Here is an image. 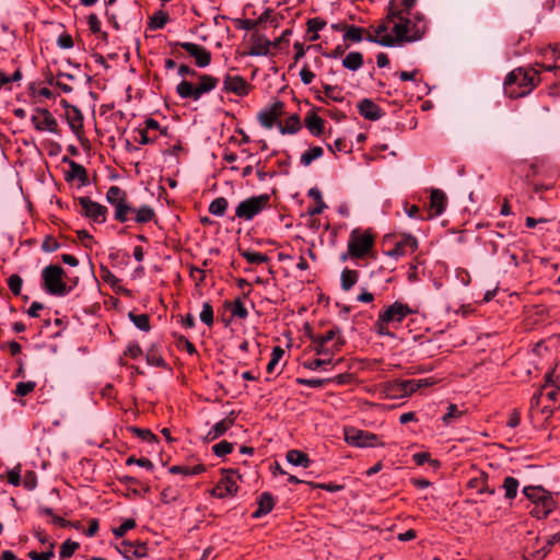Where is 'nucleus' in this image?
Returning <instances> with one entry per match:
<instances>
[{
  "instance_id": "obj_17",
  "label": "nucleus",
  "mask_w": 560,
  "mask_h": 560,
  "mask_svg": "<svg viewBox=\"0 0 560 560\" xmlns=\"http://www.w3.org/2000/svg\"><path fill=\"white\" fill-rule=\"evenodd\" d=\"M372 244L373 240L369 234L352 232L348 243L349 254L361 258L371 249Z\"/></svg>"
},
{
  "instance_id": "obj_38",
  "label": "nucleus",
  "mask_w": 560,
  "mask_h": 560,
  "mask_svg": "<svg viewBox=\"0 0 560 560\" xmlns=\"http://www.w3.org/2000/svg\"><path fill=\"white\" fill-rule=\"evenodd\" d=\"M170 21L167 12L160 10L156 11L152 16L149 18L148 28L151 31L163 28Z\"/></svg>"
},
{
  "instance_id": "obj_53",
  "label": "nucleus",
  "mask_w": 560,
  "mask_h": 560,
  "mask_svg": "<svg viewBox=\"0 0 560 560\" xmlns=\"http://www.w3.org/2000/svg\"><path fill=\"white\" fill-rule=\"evenodd\" d=\"M8 287L14 296L21 295L23 279L20 275L13 273L7 280Z\"/></svg>"
},
{
  "instance_id": "obj_25",
  "label": "nucleus",
  "mask_w": 560,
  "mask_h": 560,
  "mask_svg": "<svg viewBox=\"0 0 560 560\" xmlns=\"http://www.w3.org/2000/svg\"><path fill=\"white\" fill-rule=\"evenodd\" d=\"M302 128V121L299 114L294 113L287 117L284 120L280 119L278 129L282 135H294Z\"/></svg>"
},
{
  "instance_id": "obj_26",
  "label": "nucleus",
  "mask_w": 560,
  "mask_h": 560,
  "mask_svg": "<svg viewBox=\"0 0 560 560\" xmlns=\"http://www.w3.org/2000/svg\"><path fill=\"white\" fill-rule=\"evenodd\" d=\"M145 361L149 365L161 368V369H168V364L163 358L161 353L160 346L158 343H152L147 352H145Z\"/></svg>"
},
{
  "instance_id": "obj_34",
  "label": "nucleus",
  "mask_w": 560,
  "mask_h": 560,
  "mask_svg": "<svg viewBox=\"0 0 560 560\" xmlns=\"http://www.w3.org/2000/svg\"><path fill=\"white\" fill-rule=\"evenodd\" d=\"M287 460L294 466H301L304 468H308L312 464L308 455L305 452L299 450L288 451Z\"/></svg>"
},
{
  "instance_id": "obj_43",
  "label": "nucleus",
  "mask_w": 560,
  "mask_h": 560,
  "mask_svg": "<svg viewBox=\"0 0 560 560\" xmlns=\"http://www.w3.org/2000/svg\"><path fill=\"white\" fill-rule=\"evenodd\" d=\"M80 544L77 541H72L71 539L65 540L59 550V559L60 560H67L71 558L74 552L79 549Z\"/></svg>"
},
{
  "instance_id": "obj_18",
  "label": "nucleus",
  "mask_w": 560,
  "mask_h": 560,
  "mask_svg": "<svg viewBox=\"0 0 560 560\" xmlns=\"http://www.w3.org/2000/svg\"><path fill=\"white\" fill-rule=\"evenodd\" d=\"M65 118L69 125V128L75 135L78 140L82 144H84V142H89V140L85 138L83 115L79 107H70V109L65 112Z\"/></svg>"
},
{
  "instance_id": "obj_62",
  "label": "nucleus",
  "mask_w": 560,
  "mask_h": 560,
  "mask_svg": "<svg viewBox=\"0 0 560 560\" xmlns=\"http://www.w3.org/2000/svg\"><path fill=\"white\" fill-rule=\"evenodd\" d=\"M59 247V242L52 235H46L42 243V250L46 253L56 252Z\"/></svg>"
},
{
  "instance_id": "obj_9",
  "label": "nucleus",
  "mask_w": 560,
  "mask_h": 560,
  "mask_svg": "<svg viewBox=\"0 0 560 560\" xmlns=\"http://www.w3.org/2000/svg\"><path fill=\"white\" fill-rule=\"evenodd\" d=\"M220 471L222 477L217 486L210 490V494L218 499H223L228 495H236L238 486L236 485L234 476L237 475V477L241 478L238 471L232 468H221Z\"/></svg>"
},
{
  "instance_id": "obj_36",
  "label": "nucleus",
  "mask_w": 560,
  "mask_h": 560,
  "mask_svg": "<svg viewBox=\"0 0 560 560\" xmlns=\"http://www.w3.org/2000/svg\"><path fill=\"white\" fill-rule=\"evenodd\" d=\"M127 430L137 438H139L141 441L147 442L149 444H158L160 441L158 435H155L150 429L130 425L127 428Z\"/></svg>"
},
{
  "instance_id": "obj_3",
  "label": "nucleus",
  "mask_w": 560,
  "mask_h": 560,
  "mask_svg": "<svg viewBox=\"0 0 560 560\" xmlns=\"http://www.w3.org/2000/svg\"><path fill=\"white\" fill-rule=\"evenodd\" d=\"M536 79L532 70H524L522 68L511 71L504 81L505 94L511 98L523 97L530 93Z\"/></svg>"
},
{
  "instance_id": "obj_20",
  "label": "nucleus",
  "mask_w": 560,
  "mask_h": 560,
  "mask_svg": "<svg viewBox=\"0 0 560 560\" xmlns=\"http://www.w3.org/2000/svg\"><path fill=\"white\" fill-rule=\"evenodd\" d=\"M61 161L62 163L70 166V171H68L65 176L66 182H71L77 178L81 186H86L90 184L88 171L83 165L77 163L68 156H63Z\"/></svg>"
},
{
  "instance_id": "obj_58",
  "label": "nucleus",
  "mask_w": 560,
  "mask_h": 560,
  "mask_svg": "<svg viewBox=\"0 0 560 560\" xmlns=\"http://www.w3.org/2000/svg\"><path fill=\"white\" fill-rule=\"evenodd\" d=\"M23 487L26 490H34L37 487V475L34 470H26L23 476Z\"/></svg>"
},
{
  "instance_id": "obj_54",
  "label": "nucleus",
  "mask_w": 560,
  "mask_h": 560,
  "mask_svg": "<svg viewBox=\"0 0 560 560\" xmlns=\"http://www.w3.org/2000/svg\"><path fill=\"white\" fill-rule=\"evenodd\" d=\"M36 387V382L28 381V382H19L15 385V389L13 390V394L19 397H24L31 394Z\"/></svg>"
},
{
  "instance_id": "obj_32",
  "label": "nucleus",
  "mask_w": 560,
  "mask_h": 560,
  "mask_svg": "<svg viewBox=\"0 0 560 560\" xmlns=\"http://www.w3.org/2000/svg\"><path fill=\"white\" fill-rule=\"evenodd\" d=\"M432 384H433V382L430 378H420V380L404 381L399 384V386L401 387V392H402L401 395H409V394L417 392L418 389H420L422 387H427Z\"/></svg>"
},
{
  "instance_id": "obj_1",
  "label": "nucleus",
  "mask_w": 560,
  "mask_h": 560,
  "mask_svg": "<svg viewBox=\"0 0 560 560\" xmlns=\"http://www.w3.org/2000/svg\"><path fill=\"white\" fill-rule=\"evenodd\" d=\"M388 23L393 22L392 32H388L389 26L387 24H381L375 30V37L370 38L384 47H394L400 45L404 42H416L419 40L425 32V22L422 19H407L401 15H397L396 12L389 10L387 15Z\"/></svg>"
},
{
  "instance_id": "obj_21",
  "label": "nucleus",
  "mask_w": 560,
  "mask_h": 560,
  "mask_svg": "<svg viewBox=\"0 0 560 560\" xmlns=\"http://www.w3.org/2000/svg\"><path fill=\"white\" fill-rule=\"evenodd\" d=\"M237 418V413L235 411H231L228 417L215 423L210 431L206 435V441L211 442L217 440L218 438L224 435L229 429H231L235 420Z\"/></svg>"
},
{
  "instance_id": "obj_13",
  "label": "nucleus",
  "mask_w": 560,
  "mask_h": 560,
  "mask_svg": "<svg viewBox=\"0 0 560 560\" xmlns=\"http://www.w3.org/2000/svg\"><path fill=\"white\" fill-rule=\"evenodd\" d=\"M285 114V104L282 101L276 100L271 104L266 105L257 115L259 124L266 128L271 129L278 127L281 117Z\"/></svg>"
},
{
  "instance_id": "obj_40",
  "label": "nucleus",
  "mask_w": 560,
  "mask_h": 560,
  "mask_svg": "<svg viewBox=\"0 0 560 560\" xmlns=\"http://www.w3.org/2000/svg\"><path fill=\"white\" fill-rule=\"evenodd\" d=\"M362 63L363 56L361 52L358 51H351L342 59L343 67L351 71L360 69Z\"/></svg>"
},
{
  "instance_id": "obj_11",
  "label": "nucleus",
  "mask_w": 560,
  "mask_h": 560,
  "mask_svg": "<svg viewBox=\"0 0 560 560\" xmlns=\"http://www.w3.org/2000/svg\"><path fill=\"white\" fill-rule=\"evenodd\" d=\"M31 122L37 131H49L57 136L61 135V129L57 119L47 108L36 107L34 109V114L31 117Z\"/></svg>"
},
{
  "instance_id": "obj_22",
  "label": "nucleus",
  "mask_w": 560,
  "mask_h": 560,
  "mask_svg": "<svg viewBox=\"0 0 560 560\" xmlns=\"http://www.w3.org/2000/svg\"><path fill=\"white\" fill-rule=\"evenodd\" d=\"M418 248V241L412 235H405L396 243L395 247L388 252V255L398 258L407 253H412Z\"/></svg>"
},
{
  "instance_id": "obj_51",
  "label": "nucleus",
  "mask_w": 560,
  "mask_h": 560,
  "mask_svg": "<svg viewBox=\"0 0 560 560\" xmlns=\"http://www.w3.org/2000/svg\"><path fill=\"white\" fill-rule=\"evenodd\" d=\"M481 483L480 487L478 488L477 492L478 493H488V494H494L495 493V489L494 487H490L488 485V475L482 472L480 475V478L478 479H475V480H470V486L474 487L475 485L474 483Z\"/></svg>"
},
{
  "instance_id": "obj_56",
  "label": "nucleus",
  "mask_w": 560,
  "mask_h": 560,
  "mask_svg": "<svg viewBox=\"0 0 560 560\" xmlns=\"http://www.w3.org/2000/svg\"><path fill=\"white\" fill-rule=\"evenodd\" d=\"M100 272L102 280L116 290L115 284H118L120 280L106 266H101Z\"/></svg>"
},
{
  "instance_id": "obj_4",
  "label": "nucleus",
  "mask_w": 560,
  "mask_h": 560,
  "mask_svg": "<svg viewBox=\"0 0 560 560\" xmlns=\"http://www.w3.org/2000/svg\"><path fill=\"white\" fill-rule=\"evenodd\" d=\"M523 493L534 504L530 511L534 517L545 518L556 509L552 494L540 486H526Z\"/></svg>"
},
{
  "instance_id": "obj_42",
  "label": "nucleus",
  "mask_w": 560,
  "mask_h": 560,
  "mask_svg": "<svg viewBox=\"0 0 560 560\" xmlns=\"http://www.w3.org/2000/svg\"><path fill=\"white\" fill-rule=\"evenodd\" d=\"M128 316L135 326L140 330L149 331L151 329L150 316L148 314H135L133 312H130Z\"/></svg>"
},
{
  "instance_id": "obj_46",
  "label": "nucleus",
  "mask_w": 560,
  "mask_h": 560,
  "mask_svg": "<svg viewBox=\"0 0 560 560\" xmlns=\"http://www.w3.org/2000/svg\"><path fill=\"white\" fill-rule=\"evenodd\" d=\"M55 557V542H49V547L45 551L38 552L32 550L27 553L31 560H51Z\"/></svg>"
},
{
  "instance_id": "obj_27",
  "label": "nucleus",
  "mask_w": 560,
  "mask_h": 560,
  "mask_svg": "<svg viewBox=\"0 0 560 560\" xmlns=\"http://www.w3.org/2000/svg\"><path fill=\"white\" fill-rule=\"evenodd\" d=\"M207 466L202 463H199L194 466L189 465H173L168 468V472L172 475H183V476H197L206 472Z\"/></svg>"
},
{
  "instance_id": "obj_28",
  "label": "nucleus",
  "mask_w": 560,
  "mask_h": 560,
  "mask_svg": "<svg viewBox=\"0 0 560 560\" xmlns=\"http://www.w3.org/2000/svg\"><path fill=\"white\" fill-rule=\"evenodd\" d=\"M359 113L366 119L377 120L382 116V110L380 107L370 100H363L358 105Z\"/></svg>"
},
{
  "instance_id": "obj_50",
  "label": "nucleus",
  "mask_w": 560,
  "mask_h": 560,
  "mask_svg": "<svg viewBox=\"0 0 560 560\" xmlns=\"http://www.w3.org/2000/svg\"><path fill=\"white\" fill-rule=\"evenodd\" d=\"M560 541V532L551 535L541 549H539L535 555H533L534 560L544 559L550 551V547Z\"/></svg>"
},
{
  "instance_id": "obj_24",
  "label": "nucleus",
  "mask_w": 560,
  "mask_h": 560,
  "mask_svg": "<svg viewBox=\"0 0 560 560\" xmlns=\"http://www.w3.org/2000/svg\"><path fill=\"white\" fill-rule=\"evenodd\" d=\"M257 510L252 513V518L255 520L269 514L275 508L276 500L272 493L265 491L257 498Z\"/></svg>"
},
{
  "instance_id": "obj_23",
  "label": "nucleus",
  "mask_w": 560,
  "mask_h": 560,
  "mask_svg": "<svg viewBox=\"0 0 560 560\" xmlns=\"http://www.w3.org/2000/svg\"><path fill=\"white\" fill-rule=\"evenodd\" d=\"M271 42L257 33L250 36V46L247 51L249 56H266L269 54Z\"/></svg>"
},
{
  "instance_id": "obj_61",
  "label": "nucleus",
  "mask_w": 560,
  "mask_h": 560,
  "mask_svg": "<svg viewBox=\"0 0 560 560\" xmlns=\"http://www.w3.org/2000/svg\"><path fill=\"white\" fill-rule=\"evenodd\" d=\"M137 131L140 136L138 142L141 145L152 144L159 139V136L156 133L151 135L150 131L145 129L138 128Z\"/></svg>"
},
{
  "instance_id": "obj_44",
  "label": "nucleus",
  "mask_w": 560,
  "mask_h": 560,
  "mask_svg": "<svg viewBox=\"0 0 560 560\" xmlns=\"http://www.w3.org/2000/svg\"><path fill=\"white\" fill-rule=\"evenodd\" d=\"M200 320L209 328L214 324V311L209 301L202 303V310L199 314Z\"/></svg>"
},
{
  "instance_id": "obj_15",
  "label": "nucleus",
  "mask_w": 560,
  "mask_h": 560,
  "mask_svg": "<svg viewBox=\"0 0 560 560\" xmlns=\"http://www.w3.org/2000/svg\"><path fill=\"white\" fill-rule=\"evenodd\" d=\"M254 86L242 75L226 73L223 79V92L233 93L236 96H247Z\"/></svg>"
},
{
  "instance_id": "obj_10",
  "label": "nucleus",
  "mask_w": 560,
  "mask_h": 560,
  "mask_svg": "<svg viewBox=\"0 0 560 560\" xmlns=\"http://www.w3.org/2000/svg\"><path fill=\"white\" fill-rule=\"evenodd\" d=\"M75 200L81 206V215L97 224L106 222L108 213L107 207L92 200L88 196L78 197Z\"/></svg>"
},
{
  "instance_id": "obj_41",
  "label": "nucleus",
  "mask_w": 560,
  "mask_h": 560,
  "mask_svg": "<svg viewBox=\"0 0 560 560\" xmlns=\"http://www.w3.org/2000/svg\"><path fill=\"white\" fill-rule=\"evenodd\" d=\"M518 487H520V482L516 478L510 477V476L505 477L503 480V485H502V488L504 490V497L508 500L515 499V497L517 494Z\"/></svg>"
},
{
  "instance_id": "obj_37",
  "label": "nucleus",
  "mask_w": 560,
  "mask_h": 560,
  "mask_svg": "<svg viewBox=\"0 0 560 560\" xmlns=\"http://www.w3.org/2000/svg\"><path fill=\"white\" fill-rule=\"evenodd\" d=\"M240 255L250 265H260L270 261V257L267 254L252 249H240Z\"/></svg>"
},
{
  "instance_id": "obj_63",
  "label": "nucleus",
  "mask_w": 560,
  "mask_h": 560,
  "mask_svg": "<svg viewBox=\"0 0 560 560\" xmlns=\"http://www.w3.org/2000/svg\"><path fill=\"white\" fill-rule=\"evenodd\" d=\"M343 38L347 40L355 42V43L361 42L362 40L361 28L355 27V26L348 27L343 34Z\"/></svg>"
},
{
  "instance_id": "obj_55",
  "label": "nucleus",
  "mask_w": 560,
  "mask_h": 560,
  "mask_svg": "<svg viewBox=\"0 0 560 560\" xmlns=\"http://www.w3.org/2000/svg\"><path fill=\"white\" fill-rule=\"evenodd\" d=\"M137 526L135 518H126L118 527L113 528V534L117 538L124 537L128 530Z\"/></svg>"
},
{
  "instance_id": "obj_14",
  "label": "nucleus",
  "mask_w": 560,
  "mask_h": 560,
  "mask_svg": "<svg viewBox=\"0 0 560 560\" xmlns=\"http://www.w3.org/2000/svg\"><path fill=\"white\" fill-rule=\"evenodd\" d=\"M170 46L183 48L190 57L195 59L198 68L208 67L211 62V52L205 46L190 42H174Z\"/></svg>"
},
{
  "instance_id": "obj_45",
  "label": "nucleus",
  "mask_w": 560,
  "mask_h": 560,
  "mask_svg": "<svg viewBox=\"0 0 560 560\" xmlns=\"http://www.w3.org/2000/svg\"><path fill=\"white\" fill-rule=\"evenodd\" d=\"M228 206L229 202L224 197H218L211 201L209 212L213 215L222 217L225 213Z\"/></svg>"
},
{
  "instance_id": "obj_6",
  "label": "nucleus",
  "mask_w": 560,
  "mask_h": 560,
  "mask_svg": "<svg viewBox=\"0 0 560 560\" xmlns=\"http://www.w3.org/2000/svg\"><path fill=\"white\" fill-rule=\"evenodd\" d=\"M107 202L114 207V219L119 223H125L129 220V215L133 214V208L128 201L127 192L119 186H110L106 192Z\"/></svg>"
},
{
  "instance_id": "obj_49",
  "label": "nucleus",
  "mask_w": 560,
  "mask_h": 560,
  "mask_svg": "<svg viewBox=\"0 0 560 560\" xmlns=\"http://www.w3.org/2000/svg\"><path fill=\"white\" fill-rule=\"evenodd\" d=\"M283 355H284V349L282 347L276 346L272 348L271 358L266 368L267 373H269V374L273 373L276 365L279 363V361L282 359Z\"/></svg>"
},
{
  "instance_id": "obj_52",
  "label": "nucleus",
  "mask_w": 560,
  "mask_h": 560,
  "mask_svg": "<svg viewBox=\"0 0 560 560\" xmlns=\"http://www.w3.org/2000/svg\"><path fill=\"white\" fill-rule=\"evenodd\" d=\"M233 448H234L233 443H231L226 440H222L212 446V452L215 456L223 457V456L232 453Z\"/></svg>"
},
{
  "instance_id": "obj_48",
  "label": "nucleus",
  "mask_w": 560,
  "mask_h": 560,
  "mask_svg": "<svg viewBox=\"0 0 560 560\" xmlns=\"http://www.w3.org/2000/svg\"><path fill=\"white\" fill-rule=\"evenodd\" d=\"M63 79H67L69 81H73L74 80V75L70 74V73H65V72H61V71H58L56 73V86L58 89H60L61 92L63 93H71L72 92V86L68 83H66V80Z\"/></svg>"
},
{
  "instance_id": "obj_30",
  "label": "nucleus",
  "mask_w": 560,
  "mask_h": 560,
  "mask_svg": "<svg viewBox=\"0 0 560 560\" xmlns=\"http://www.w3.org/2000/svg\"><path fill=\"white\" fill-rule=\"evenodd\" d=\"M315 187L307 190V197L312 198V202L308 203L305 211H301L300 218L304 220V224L314 228L315 226Z\"/></svg>"
},
{
  "instance_id": "obj_59",
  "label": "nucleus",
  "mask_w": 560,
  "mask_h": 560,
  "mask_svg": "<svg viewBox=\"0 0 560 560\" xmlns=\"http://www.w3.org/2000/svg\"><path fill=\"white\" fill-rule=\"evenodd\" d=\"M178 499V492L172 486L165 487L161 492V500L165 504L175 502Z\"/></svg>"
},
{
  "instance_id": "obj_35",
  "label": "nucleus",
  "mask_w": 560,
  "mask_h": 560,
  "mask_svg": "<svg viewBox=\"0 0 560 560\" xmlns=\"http://www.w3.org/2000/svg\"><path fill=\"white\" fill-rule=\"evenodd\" d=\"M135 221L139 224H145L153 220H155L156 214L152 207L149 205H142L140 208L136 209L133 212Z\"/></svg>"
},
{
  "instance_id": "obj_47",
  "label": "nucleus",
  "mask_w": 560,
  "mask_h": 560,
  "mask_svg": "<svg viewBox=\"0 0 560 560\" xmlns=\"http://www.w3.org/2000/svg\"><path fill=\"white\" fill-rule=\"evenodd\" d=\"M341 287L343 290H350L358 281V272L355 270L345 269L341 272Z\"/></svg>"
},
{
  "instance_id": "obj_2",
  "label": "nucleus",
  "mask_w": 560,
  "mask_h": 560,
  "mask_svg": "<svg viewBox=\"0 0 560 560\" xmlns=\"http://www.w3.org/2000/svg\"><path fill=\"white\" fill-rule=\"evenodd\" d=\"M196 78L197 84L184 79L176 85V93L180 98L198 101L203 94L213 91L220 82L219 78L208 73H198Z\"/></svg>"
},
{
  "instance_id": "obj_7",
  "label": "nucleus",
  "mask_w": 560,
  "mask_h": 560,
  "mask_svg": "<svg viewBox=\"0 0 560 560\" xmlns=\"http://www.w3.org/2000/svg\"><path fill=\"white\" fill-rule=\"evenodd\" d=\"M270 199L268 194L252 196L238 203L235 215L246 221L253 220L262 210L270 207Z\"/></svg>"
},
{
  "instance_id": "obj_57",
  "label": "nucleus",
  "mask_w": 560,
  "mask_h": 560,
  "mask_svg": "<svg viewBox=\"0 0 560 560\" xmlns=\"http://www.w3.org/2000/svg\"><path fill=\"white\" fill-rule=\"evenodd\" d=\"M7 480L10 485L18 487L21 485V464L7 471Z\"/></svg>"
},
{
  "instance_id": "obj_8",
  "label": "nucleus",
  "mask_w": 560,
  "mask_h": 560,
  "mask_svg": "<svg viewBox=\"0 0 560 560\" xmlns=\"http://www.w3.org/2000/svg\"><path fill=\"white\" fill-rule=\"evenodd\" d=\"M340 347L339 336L334 329H329L325 336H317V355H324V358H317V368L332 362L330 355L334 351Z\"/></svg>"
},
{
  "instance_id": "obj_60",
  "label": "nucleus",
  "mask_w": 560,
  "mask_h": 560,
  "mask_svg": "<svg viewBox=\"0 0 560 560\" xmlns=\"http://www.w3.org/2000/svg\"><path fill=\"white\" fill-rule=\"evenodd\" d=\"M143 354V351L140 345L136 341H131L127 345L126 350L124 351V355L129 357L131 359H138Z\"/></svg>"
},
{
  "instance_id": "obj_33",
  "label": "nucleus",
  "mask_w": 560,
  "mask_h": 560,
  "mask_svg": "<svg viewBox=\"0 0 560 560\" xmlns=\"http://www.w3.org/2000/svg\"><path fill=\"white\" fill-rule=\"evenodd\" d=\"M465 410L460 409L457 405L451 404L447 406L445 415L442 417V422L448 427L460 421L464 417Z\"/></svg>"
},
{
  "instance_id": "obj_19",
  "label": "nucleus",
  "mask_w": 560,
  "mask_h": 560,
  "mask_svg": "<svg viewBox=\"0 0 560 560\" xmlns=\"http://www.w3.org/2000/svg\"><path fill=\"white\" fill-rule=\"evenodd\" d=\"M411 313L408 305L395 302L385 311L381 312V323L399 324L401 320Z\"/></svg>"
},
{
  "instance_id": "obj_12",
  "label": "nucleus",
  "mask_w": 560,
  "mask_h": 560,
  "mask_svg": "<svg viewBox=\"0 0 560 560\" xmlns=\"http://www.w3.org/2000/svg\"><path fill=\"white\" fill-rule=\"evenodd\" d=\"M345 441L357 447H375L384 445L376 434L357 428L345 429Z\"/></svg>"
},
{
  "instance_id": "obj_29",
  "label": "nucleus",
  "mask_w": 560,
  "mask_h": 560,
  "mask_svg": "<svg viewBox=\"0 0 560 560\" xmlns=\"http://www.w3.org/2000/svg\"><path fill=\"white\" fill-rule=\"evenodd\" d=\"M447 198L441 189H432L430 197V208L434 215H441L446 207Z\"/></svg>"
},
{
  "instance_id": "obj_5",
  "label": "nucleus",
  "mask_w": 560,
  "mask_h": 560,
  "mask_svg": "<svg viewBox=\"0 0 560 560\" xmlns=\"http://www.w3.org/2000/svg\"><path fill=\"white\" fill-rule=\"evenodd\" d=\"M66 272L59 265H48L42 270L43 289L56 296H63L71 292L72 285H67L63 278Z\"/></svg>"
},
{
  "instance_id": "obj_16",
  "label": "nucleus",
  "mask_w": 560,
  "mask_h": 560,
  "mask_svg": "<svg viewBox=\"0 0 560 560\" xmlns=\"http://www.w3.org/2000/svg\"><path fill=\"white\" fill-rule=\"evenodd\" d=\"M117 551L127 560L142 559L148 556L149 546L145 541L122 540Z\"/></svg>"
},
{
  "instance_id": "obj_64",
  "label": "nucleus",
  "mask_w": 560,
  "mask_h": 560,
  "mask_svg": "<svg viewBox=\"0 0 560 560\" xmlns=\"http://www.w3.org/2000/svg\"><path fill=\"white\" fill-rule=\"evenodd\" d=\"M189 275L196 281V285H201L206 280V271L199 267L190 266Z\"/></svg>"
},
{
  "instance_id": "obj_31",
  "label": "nucleus",
  "mask_w": 560,
  "mask_h": 560,
  "mask_svg": "<svg viewBox=\"0 0 560 560\" xmlns=\"http://www.w3.org/2000/svg\"><path fill=\"white\" fill-rule=\"evenodd\" d=\"M223 306L231 312L232 318L245 319L248 316V311L240 298L234 301H225Z\"/></svg>"
},
{
  "instance_id": "obj_39",
  "label": "nucleus",
  "mask_w": 560,
  "mask_h": 560,
  "mask_svg": "<svg viewBox=\"0 0 560 560\" xmlns=\"http://www.w3.org/2000/svg\"><path fill=\"white\" fill-rule=\"evenodd\" d=\"M175 338V346L178 350H186L190 355H198L196 346L184 335L173 332Z\"/></svg>"
}]
</instances>
